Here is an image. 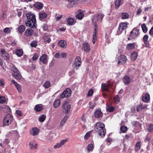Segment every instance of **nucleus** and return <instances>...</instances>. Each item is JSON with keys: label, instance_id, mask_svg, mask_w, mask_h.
Masks as SVG:
<instances>
[{"label": "nucleus", "instance_id": "44", "mask_svg": "<svg viewBox=\"0 0 153 153\" xmlns=\"http://www.w3.org/2000/svg\"><path fill=\"white\" fill-rule=\"evenodd\" d=\"M6 98L4 97L0 96V103H4L6 102Z\"/></svg>", "mask_w": 153, "mask_h": 153}, {"label": "nucleus", "instance_id": "37", "mask_svg": "<svg viewBox=\"0 0 153 153\" xmlns=\"http://www.w3.org/2000/svg\"><path fill=\"white\" fill-rule=\"evenodd\" d=\"M147 129L149 132L153 131V124L152 123L149 124L147 126Z\"/></svg>", "mask_w": 153, "mask_h": 153}, {"label": "nucleus", "instance_id": "23", "mask_svg": "<svg viewBox=\"0 0 153 153\" xmlns=\"http://www.w3.org/2000/svg\"><path fill=\"white\" fill-rule=\"evenodd\" d=\"M58 45L59 46L63 48H65L67 47L66 42L64 40L60 41Z\"/></svg>", "mask_w": 153, "mask_h": 153}, {"label": "nucleus", "instance_id": "63", "mask_svg": "<svg viewBox=\"0 0 153 153\" xmlns=\"http://www.w3.org/2000/svg\"><path fill=\"white\" fill-rule=\"evenodd\" d=\"M62 15H60L59 16H58L56 17V19L57 21H59L62 18Z\"/></svg>", "mask_w": 153, "mask_h": 153}, {"label": "nucleus", "instance_id": "24", "mask_svg": "<svg viewBox=\"0 0 153 153\" xmlns=\"http://www.w3.org/2000/svg\"><path fill=\"white\" fill-rule=\"evenodd\" d=\"M102 112L100 109H97L96 110L94 113V116L96 118H98L101 117Z\"/></svg>", "mask_w": 153, "mask_h": 153}, {"label": "nucleus", "instance_id": "43", "mask_svg": "<svg viewBox=\"0 0 153 153\" xmlns=\"http://www.w3.org/2000/svg\"><path fill=\"white\" fill-rule=\"evenodd\" d=\"M120 130L123 133H125L127 131V128L126 126H121Z\"/></svg>", "mask_w": 153, "mask_h": 153}, {"label": "nucleus", "instance_id": "57", "mask_svg": "<svg viewBox=\"0 0 153 153\" xmlns=\"http://www.w3.org/2000/svg\"><path fill=\"white\" fill-rule=\"evenodd\" d=\"M149 33L151 36L153 37V27L150 30Z\"/></svg>", "mask_w": 153, "mask_h": 153}, {"label": "nucleus", "instance_id": "42", "mask_svg": "<svg viewBox=\"0 0 153 153\" xmlns=\"http://www.w3.org/2000/svg\"><path fill=\"white\" fill-rule=\"evenodd\" d=\"M38 42L34 40L31 42L30 45L32 47H36L37 46Z\"/></svg>", "mask_w": 153, "mask_h": 153}, {"label": "nucleus", "instance_id": "13", "mask_svg": "<svg viewBox=\"0 0 153 153\" xmlns=\"http://www.w3.org/2000/svg\"><path fill=\"white\" fill-rule=\"evenodd\" d=\"M1 56L2 58L6 60H8L9 59L10 56L8 53L3 49L1 50Z\"/></svg>", "mask_w": 153, "mask_h": 153}, {"label": "nucleus", "instance_id": "62", "mask_svg": "<svg viewBox=\"0 0 153 153\" xmlns=\"http://www.w3.org/2000/svg\"><path fill=\"white\" fill-rule=\"evenodd\" d=\"M60 57H65L66 56V54L65 53H62L60 54Z\"/></svg>", "mask_w": 153, "mask_h": 153}, {"label": "nucleus", "instance_id": "4", "mask_svg": "<svg viewBox=\"0 0 153 153\" xmlns=\"http://www.w3.org/2000/svg\"><path fill=\"white\" fill-rule=\"evenodd\" d=\"M82 62L81 58L77 56L75 58L73 63L72 66L74 69L77 70L81 64Z\"/></svg>", "mask_w": 153, "mask_h": 153}, {"label": "nucleus", "instance_id": "21", "mask_svg": "<svg viewBox=\"0 0 153 153\" xmlns=\"http://www.w3.org/2000/svg\"><path fill=\"white\" fill-rule=\"evenodd\" d=\"M76 16V17L77 19L81 20L82 19L84 16V14L81 10H79Z\"/></svg>", "mask_w": 153, "mask_h": 153}, {"label": "nucleus", "instance_id": "56", "mask_svg": "<svg viewBox=\"0 0 153 153\" xmlns=\"http://www.w3.org/2000/svg\"><path fill=\"white\" fill-rule=\"evenodd\" d=\"M38 56L37 54H35L33 57V60L35 61L38 58Z\"/></svg>", "mask_w": 153, "mask_h": 153}, {"label": "nucleus", "instance_id": "3", "mask_svg": "<svg viewBox=\"0 0 153 153\" xmlns=\"http://www.w3.org/2000/svg\"><path fill=\"white\" fill-rule=\"evenodd\" d=\"M95 130L96 132L102 137L105 136L106 131L105 128V125L101 122L97 123L95 126Z\"/></svg>", "mask_w": 153, "mask_h": 153}, {"label": "nucleus", "instance_id": "1", "mask_svg": "<svg viewBox=\"0 0 153 153\" xmlns=\"http://www.w3.org/2000/svg\"><path fill=\"white\" fill-rule=\"evenodd\" d=\"M104 16L101 13H98L95 14L94 18L92 19V21L95 23L94 26V30L93 33L92 42L94 44L97 39V22H101Z\"/></svg>", "mask_w": 153, "mask_h": 153}, {"label": "nucleus", "instance_id": "22", "mask_svg": "<svg viewBox=\"0 0 153 153\" xmlns=\"http://www.w3.org/2000/svg\"><path fill=\"white\" fill-rule=\"evenodd\" d=\"M47 14L43 12H40L39 13V19L41 20L45 19L47 17Z\"/></svg>", "mask_w": 153, "mask_h": 153}, {"label": "nucleus", "instance_id": "26", "mask_svg": "<svg viewBox=\"0 0 153 153\" xmlns=\"http://www.w3.org/2000/svg\"><path fill=\"white\" fill-rule=\"evenodd\" d=\"M47 55L45 54L42 55L40 57V61L44 64H46L47 62Z\"/></svg>", "mask_w": 153, "mask_h": 153}, {"label": "nucleus", "instance_id": "59", "mask_svg": "<svg viewBox=\"0 0 153 153\" xmlns=\"http://www.w3.org/2000/svg\"><path fill=\"white\" fill-rule=\"evenodd\" d=\"M45 41L47 42L48 43H50L51 41L50 38L48 37H47L45 39Z\"/></svg>", "mask_w": 153, "mask_h": 153}, {"label": "nucleus", "instance_id": "17", "mask_svg": "<svg viewBox=\"0 0 153 153\" xmlns=\"http://www.w3.org/2000/svg\"><path fill=\"white\" fill-rule=\"evenodd\" d=\"M83 49L86 52H89L90 50V47L89 44L86 42H84L83 44Z\"/></svg>", "mask_w": 153, "mask_h": 153}, {"label": "nucleus", "instance_id": "8", "mask_svg": "<svg viewBox=\"0 0 153 153\" xmlns=\"http://www.w3.org/2000/svg\"><path fill=\"white\" fill-rule=\"evenodd\" d=\"M117 64L118 65H120L124 64L126 61L127 58L126 56L122 55L118 56Z\"/></svg>", "mask_w": 153, "mask_h": 153}, {"label": "nucleus", "instance_id": "2", "mask_svg": "<svg viewBox=\"0 0 153 153\" xmlns=\"http://www.w3.org/2000/svg\"><path fill=\"white\" fill-rule=\"evenodd\" d=\"M26 16L27 21L25 22L26 25L33 28L36 27L37 25L35 15L29 13L26 14Z\"/></svg>", "mask_w": 153, "mask_h": 153}, {"label": "nucleus", "instance_id": "14", "mask_svg": "<svg viewBox=\"0 0 153 153\" xmlns=\"http://www.w3.org/2000/svg\"><path fill=\"white\" fill-rule=\"evenodd\" d=\"M67 141V140H62L59 143H57L55 145H54V147L55 149L59 148L61 147L62 145H64Z\"/></svg>", "mask_w": 153, "mask_h": 153}, {"label": "nucleus", "instance_id": "39", "mask_svg": "<svg viewBox=\"0 0 153 153\" xmlns=\"http://www.w3.org/2000/svg\"><path fill=\"white\" fill-rule=\"evenodd\" d=\"M141 146L140 145V141L138 142L136 144L135 150V151H138L140 148Z\"/></svg>", "mask_w": 153, "mask_h": 153}, {"label": "nucleus", "instance_id": "64", "mask_svg": "<svg viewBox=\"0 0 153 153\" xmlns=\"http://www.w3.org/2000/svg\"><path fill=\"white\" fill-rule=\"evenodd\" d=\"M56 58H57L60 57V54L59 53H56L54 56Z\"/></svg>", "mask_w": 153, "mask_h": 153}, {"label": "nucleus", "instance_id": "48", "mask_svg": "<svg viewBox=\"0 0 153 153\" xmlns=\"http://www.w3.org/2000/svg\"><path fill=\"white\" fill-rule=\"evenodd\" d=\"M89 108L90 109L93 108L95 106L96 104L95 102H90L89 103Z\"/></svg>", "mask_w": 153, "mask_h": 153}, {"label": "nucleus", "instance_id": "36", "mask_svg": "<svg viewBox=\"0 0 153 153\" xmlns=\"http://www.w3.org/2000/svg\"><path fill=\"white\" fill-rule=\"evenodd\" d=\"M137 56V54L136 52H133L131 55V59L132 61H134L136 59Z\"/></svg>", "mask_w": 153, "mask_h": 153}, {"label": "nucleus", "instance_id": "10", "mask_svg": "<svg viewBox=\"0 0 153 153\" xmlns=\"http://www.w3.org/2000/svg\"><path fill=\"white\" fill-rule=\"evenodd\" d=\"M113 85L112 82H109L108 83H102L101 84V88L102 90L104 91H108L109 87H111Z\"/></svg>", "mask_w": 153, "mask_h": 153}, {"label": "nucleus", "instance_id": "40", "mask_svg": "<svg viewBox=\"0 0 153 153\" xmlns=\"http://www.w3.org/2000/svg\"><path fill=\"white\" fill-rule=\"evenodd\" d=\"M122 19H126L128 18L129 17V15L128 13H123L121 14Z\"/></svg>", "mask_w": 153, "mask_h": 153}, {"label": "nucleus", "instance_id": "61", "mask_svg": "<svg viewBox=\"0 0 153 153\" xmlns=\"http://www.w3.org/2000/svg\"><path fill=\"white\" fill-rule=\"evenodd\" d=\"M5 16L4 14L3 13L2 14L0 15V19L2 20L4 19Z\"/></svg>", "mask_w": 153, "mask_h": 153}, {"label": "nucleus", "instance_id": "34", "mask_svg": "<svg viewBox=\"0 0 153 153\" xmlns=\"http://www.w3.org/2000/svg\"><path fill=\"white\" fill-rule=\"evenodd\" d=\"M43 109V107L40 105H36L34 107L35 110L37 111H39Z\"/></svg>", "mask_w": 153, "mask_h": 153}, {"label": "nucleus", "instance_id": "53", "mask_svg": "<svg viewBox=\"0 0 153 153\" xmlns=\"http://www.w3.org/2000/svg\"><path fill=\"white\" fill-rule=\"evenodd\" d=\"M93 93V91L92 89H90L88 91L87 95L88 96H92Z\"/></svg>", "mask_w": 153, "mask_h": 153}, {"label": "nucleus", "instance_id": "30", "mask_svg": "<svg viewBox=\"0 0 153 153\" xmlns=\"http://www.w3.org/2000/svg\"><path fill=\"white\" fill-rule=\"evenodd\" d=\"M61 103V101L59 99L56 100L54 102L53 106L55 108H57Z\"/></svg>", "mask_w": 153, "mask_h": 153}, {"label": "nucleus", "instance_id": "6", "mask_svg": "<svg viewBox=\"0 0 153 153\" xmlns=\"http://www.w3.org/2000/svg\"><path fill=\"white\" fill-rule=\"evenodd\" d=\"M12 70L13 71V75L14 78L17 80H20L22 78V76L17 68L15 67H13Z\"/></svg>", "mask_w": 153, "mask_h": 153}, {"label": "nucleus", "instance_id": "12", "mask_svg": "<svg viewBox=\"0 0 153 153\" xmlns=\"http://www.w3.org/2000/svg\"><path fill=\"white\" fill-rule=\"evenodd\" d=\"M71 105L67 102H65L63 105L62 108L64 109V112L66 114L68 113L71 109Z\"/></svg>", "mask_w": 153, "mask_h": 153}, {"label": "nucleus", "instance_id": "45", "mask_svg": "<svg viewBox=\"0 0 153 153\" xmlns=\"http://www.w3.org/2000/svg\"><path fill=\"white\" fill-rule=\"evenodd\" d=\"M74 22V20L72 18H69L67 20V23L69 25H72Z\"/></svg>", "mask_w": 153, "mask_h": 153}, {"label": "nucleus", "instance_id": "33", "mask_svg": "<svg viewBox=\"0 0 153 153\" xmlns=\"http://www.w3.org/2000/svg\"><path fill=\"white\" fill-rule=\"evenodd\" d=\"M15 53L18 56L21 57L23 54V51L22 49H18L16 50Z\"/></svg>", "mask_w": 153, "mask_h": 153}, {"label": "nucleus", "instance_id": "52", "mask_svg": "<svg viewBox=\"0 0 153 153\" xmlns=\"http://www.w3.org/2000/svg\"><path fill=\"white\" fill-rule=\"evenodd\" d=\"M115 102L117 103H118L120 102V97L118 95H117L114 98Z\"/></svg>", "mask_w": 153, "mask_h": 153}, {"label": "nucleus", "instance_id": "7", "mask_svg": "<svg viewBox=\"0 0 153 153\" xmlns=\"http://www.w3.org/2000/svg\"><path fill=\"white\" fill-rule=\"evenodd\" d=\"M71 93V89L69 88H66L61 94L59 97L60 99H63L65 97H70Z\"/></svg>", "mask_w": 153, "mask_h": 153}, {"label": "nucleus", "instance_id": "27", "mask_svg": "<svg viewBox=\"0 0 153 153\" xmlns=\"http://www.w3.org/2000/svg\"><path fill=\"white\" fill-rule=\"evenodd\" d=\"M34 7L38 9H41L43 7V4L39 2H37L35 3Z\"/></svg>", "mask_w": 153, "mask_h": 153}, {"label": "nucleus", "instance_id": "58", "mask_svg": "<svg viewBox=\"0 0 153 153\" xmlns=\"http://www.w3.org/2000/svg\"><path fill=\"white\" fill-rule=\"evenodd\" d=\"M4 79H1L0 80V86L2 87L4 85Z\"/></svg>", "mask_w": 153, "mask_h": 153}, {"label": "nucleus", "instance_id": "11", "mask_svg": "<svg viewBox=\"0 0 153 153\" xmlns=\"http://www.w3.org/2000/svg\"><path fill=\"white\" fill-rule=\"evenodd\" d=\"M139 34V30L137 29L134 28L130 32V36L132 39H134L136 38Z\"/></svg>", "mask_w": 153, "mask_h": 153}, {"label": "nucleus", "instance_id": "60", "mask_svg": "<svg viewBox=\"0 0 153 153\" xmlns=\"http://www.w3.org/2000/svg\"><path fill=\"white\" fill-rule=\"evenodd\" d=\"M16 112L17 114L19 116H22V112L20 111H19V110H17L16 111Z\"/></svg>", "mask_w": 153, "mask_h": 153}, {"label": "nucleus", "instance_id": "20", "mask_svg": "<svg viewBox=\"0 0 153 153\" xmlns=\"http://www.w3.org/2000/svg\"><path fill=\"white\" fill-rule=\"evenodd\" d=\"M123 3V0H115V8L118 9Z\"/></svg>", "mask_w": 153, "mask_h": 153}, {"label": "nucleus", "instance_id": "19", "mask_svg": "<svg viewBox=\"0 0 153 153\" xmlns=\"http://www.w3.org/2000/svg\"><path fill=\"white\" fill-rule=\"evenodd\" d=\"M29 146L32 149H36L38 145L34 141H32L30 142Z\"/></svg>", "mask_w": 153, "mask_h": 153}, {"label": "nucleus", "instance_id": "54", "mask_svg": "<svg viewBox=\"0 0 153 153\" xmlns=\"http://www.w3.org/2000/svg\"><path fill=\"white\" fill-rule=\"evenodd\" d=\"M15 86L19 92L21 91V87L20 85L19 84H18L15 85Z\"/></svg>", "mask_w": 153, "mask_h": 153}, {"label": "nucleus", "instance_id": "46", "mask_svg": "<svg viewBox=\"0 0 153 153\" xmlns=\"http://www.w3.org/2000/svg\"><path fill=\"white\" fill-rule=\"evenodd\" d=\"M141 27L143 31L146 33L147 32V28L146 26V25L145 24H143L142 25Z\"/></svg>", "mask_w": 153, "mask_h": 153}, {"label": "nucleus", "instance_id": "29", "mask_svg": "<svg viewBox=\"0 0 153 153\" xmlns=\"http://www.w3.org/2000/svg\"><path fill=\"white\" fill-rule=\"evenodd\" d=\"M68 116H65L64 117L60 123V126L61 127L63 126L65 124L66 122L68 120Z\"/></svg>", "mask_w": 153, "mask_h": 153}, {"label": "nucleus", "instance_id": "31", "mask_svg": "<svg viewBox=\"0 0 153 153\" xmlns=\"http://www.w3.org/2000/svg\"><path fill=\"white\" fill-rule=\"evenodd\" d=\"M135 47V43H129L127 45L126 48L128 50H131L134 49Z\"/></svg>", "mask_w": 153, "mask_h": 153}, {"label": "nucleus", "instance_id": "25", "mask_svg": "<svg viewBox=\"0 0 153 153\" xmlns=\"http://www.w3.org/2000/svg\"><path fill=\"white\" fill-rule=\"evenodd\" d=\"M33 33V30L31 28L28 29L25 32V35L26 36H31Z\"/></svg>", "mask_w": 153, "mask_h": 153}, {"label": "nucleus", "instance_id": "47", "mask_svg": "<svg viewBox=\"0 0 153 153\" xmlns=\"http://www.w3.org/2000/svg\"><path fill=\"white\" fill-rule=\"evenodd\" d=\"M106 109L109 111L112 112L114 111V108L112 106L108 105L107 106Z\"/></svg>", "mask_w": 153, "mask_h": 153}, {"label": "nucleus", "instance_id": "5", "mask_svg": "<svg viewBox=\"0 0 153 153\" xmlns=\"http://www.w3.org/2000/svg\"><path fill=\"white\" fill-rule=\"evenodd\" d=\"M13 119L11 115L8 114L5 115L3 121V126H5L11 123Z\"/></svg>", "mask_w": 153, "mask_h": 153}, {"label": "nucleus", "instance_id": "55", "mask_svg": "<svg viewBox=\"0 0 153 153\" xmlns=\"http://www.w3.org/2000/svg\"><path fill=\"white\" fill-rule=\"evenodd\" d=\"M4 31L5 33H9L10 32V30L9 28L7 27L4 29Z\"/></svg>", "mask_w": 153, "mask_h": 153}, {"label": "nucleus", "instance_id": "38", "mask_svg": "<svg viewBox=\"0 0 153 153\" xmlns=\"http://www.w3.org/2000/svg\"><path fill=\"white\" fill-rule=\"evenodd\" d=\"M76 2L74 1H72L71 2H69L68 4V6L69 8H71L73 7H74L76 6Z\"/></svg>", "mask_w": 153, "mask_h": 153}, {"label": "nucleus", "instance_id": "15", "mask_svg": "<svg viewBox=\"0 0 153 153\" xmlns=\"http://www.w3.org/2000/svg\"><path fill=\"white\" fill-rule=\"evenodd\" d=\"M147 105H146L140 104L137 106L136 109L137 111H140L145 108Z\"/></svg>", "mask_w": 153, "mask_h": 153}, {"label": "nucleus", "instance_id": "9", "mask_svg": "<svg viewBox=\"0 0 153 153\" xmlns=\"http://www.w3.org/2000/svg\"><path fill=\"white\" fill-rule=\"evenodd\" d=\"M127 27V24L124 22L121 23L119 25V30L117 31L118 34H120L124 30H125Z\"/></svg>", "mask_w": 153, "mask_h": 153}, {"label": "nucleus", "instance_id": "18", "mask_svg": "<svg viewBox=\"0 0 153 153\" xmlns=\"http://www.w3.org/2000/svg\"><path fill=\"white\" fill-rule=\"evenodd\" d=\"M39 130L37 128H33L30 131V133L33 136L36 135L39 133Z\"/></svg>", "mask_w": 153, "mask_h": 153}, {"label": "nucleus", "instance_id": "28", "mask_svg": "<svg viewBox=\"0 0 153 153\" xmlns=\"http://www.w3.org/2000/svg\"><path fill=\"white\" fill-rule=\"evenodd\" d=\"M148 38L149 36L147 35H145L143 38V41L144 43L146 45V47L149 46V43L148 41Z\"/></svg>", "mask_w": 153, "mask_h": 153}, {"label": "nucleus", "instance_id": "41", "mask_svg": "<svg viewBox=\"0 0 153 153\" xmlns=\"http://www.w3.org/2000/svg\"><path fill=\"white\" fill-rule=\"evenodd\" d=\"M94 146L92 144H89L88 146L87 150L88 152L92 151L94 149Z\"/></svg>", "mask_w": 153, "mask_h": 153}, {"label": "nucleus", "instance_id": "32", "mask_svg": "<svg viewBox=\"0 0 153 153\" xmlns=\"http://www.w3.org/2000/svg\"><path fill=\"white\" fill-rule=\"evenodd\" d=\"M124 82L126 84H129L130 81V77L128 76H124L123 80Z\"/></svg>", "mask_w": 153, "mask_h": 153}, {"label": "nucleus", "instance_id": "51", "mask_svg": "<svg viewBox=\"0 0 153 153\" xmlns=\"http://www.w3.org/2000/svg\"><path fill=\"white\" fill-rule=\"evenodd\" d=\"M91 132V131H90L86 133L84 136V138L86 140L90 136Z\"/></svg>", "mask_w": 153, "mask_h": 153}, {"label": "nucleus", "instance_id": "35", "mask_svg": "<svg viewBox=\"0 0 153 153\" xmlns=\"http://www.w3.org/2000/svg\"><path fill=\"white\" fill-rule=\"evenodd\" d=\"M25 27L24 25H21L18 27V31L20 33H22L25 30Z\"/></svg>", "mask_w": 153, "mask_h": 153}, {"label": "nucleus", "instance_id": "16", "mask_svg": "<svg viewBox=\"0 0 153 153\" xmlns=\"http://www.w3.org/2000/svg\"><path fill=\"white\" fill-rule=\"evenodd\" d=\"M142 100L144 102H148L150 100L149 95L147 93H145L142 97Z\"/></svg>", "mask_w": 153, "mask_h": 153}, {"label": "nucleus", "instance_id": "50", "mask_svg": "<svg viewBox=\"0 0 153 153\" xmlns=\"http://www.w3.org/2000/svg\"><path fill=\"white\" fill-rule=\"evenodd\" d=\"M45 118L46 116L44 115H42L40 117H39V120L40 122H42L44 121Z\"/></svg>", "mask_w": 153, "mask_h": 153}, {"label": "nucleus", "instance_id": "49", "mask_svg": "<svg viewBox=\"0 0 153 153\" xmlns=\"http://www.w3.org/2000/svg\"><path fill=\"white\" fill-rule=\"evenodd\" d=\"M51 85V83L49 81H46L44 85V87L46 88H48Z\"/></svg>", "mask_w": 153, "mask_h": 153}]
</instances>
